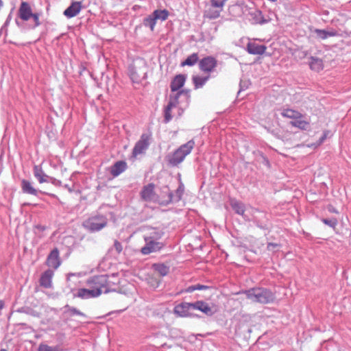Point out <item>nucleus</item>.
<instances>
[{
    "label": "nucleus",
    "instance_id": "1",
    "mask_svg": "<svg viewBox=\"0 0 351 351\" xmlns=\"http://www.w3.org/2000/svg\"><path fill=\"white\" fill-rule=\"evenodd\" d=\"M120 278L118 274H112L110 275H97L89 278L87 280L86 285L93 290H99L100 295L114 292L119 289Z\"/></svg>",
    "mask_w": 351,
    "mask_h": 351
},
{
    "label": "nucleus",
    "instance_id": "2",
    "mask_svg": "<svg viewBox=\"0 0 351 351\" xmlns=\"http://www.w3.org/2000/svg\"><path fill=\"white\" fill-rule=\"evenodd\" d=\"M246 298L253 302L269 304L275 300L274 293L267 288L253 287L242 291Z\"/></svg>",
    "mask_w": 351,
    "mask_h": 351
},
{
    "label": "nucleus",
    "instance_id": "3",
    "mask_svg": "<svg viewBox=\"0 0 351 351\" xmlns=\"http://www.w3.org/2000/svg\"><path fill=\"white\" fill-rule=\"evenodd\" d=\"M195 146V141L191 139L186 143L180 146L174 152L167 157L169 165L176 167L182 162L187 155H189Z\"/></svg>",
    "mask_w": 351,
    "mask_h": 351
},
{
    "label": "nucleus",
    "instance_id": "4",
    "mask_svg": "<svg viewBox=\"0 0 351 351\" xmlns=\"http://www.w3.org/2000/svg\"><path fill=\"white\" fill-rule=\"evenodd\" d=\"M107 224V217L101 214L93 215L83 223L84 227L90 232H99Z\"/></svg>",
    "mask_w": 351,
    "mask_h": 351
},
{
    "label": "nucleus",
    "instance_id": "5",
    "mask_svg": "<svg viewBox=\"0 0 351 351\" xmlns=\"http://www.w3.org/2000/svg\"><path fill=\"white\" fill-rule=\"evenodd\" d=\"M180 95H183L186 100L189 99V92L186 90L179 91L173 95H170L169 103L165 107L164 111V122L165 123H169L172 119L173 117L171 113V109L177 107V105L179 104L180 102L178 101V98Z\"/></svg>",
    "mask_w": 351,
    "mask_h": 351
},
{
    "label": "nucleus",
    "instance_id": "6",
    "mask_svg": "<svg viewBox=\"0 0 351 351\" xmlns=\"http://www.w3.org/2000/svg\"><path fill=\"white\" fill-rule=\"evenodd\" d=\"M164 193L167 194V199L165 200L162 204L164 205H168L171 203H177L179 202L184 192V185L181 180H180L179 186L177 189L175 191V193H173L170 191L169 188L166 186L164 187Z\"/></svg>",
    "mask_w": 351,
    "mask_h": 351
},
{
    "label": "nucleus",
    "instance_id": "7",
    "mask_svg": "<svg viewBox=\"0 0 351 351\" xmlns=\"http://www.w3.org/2000/svg\"><path fill=\"white\" fill-rule=\"evenodd\" d=\"M143 239L145 244L141 249V252L143 255H148L151 253L158 252L165 245V244L162 241H156L145 237H143Z\"/></svg>",
    "mask_w": 351,
    "mask_h": 351
},
{
    "label": "nucleus",
    "instance_id": "8",
    "mask_svg": "<svg viewBox=\"0 0 351 351\" xmlns=\"http://www.w3.org/2000/svg\"><path fill=\"white\" fill-rule=\"evenodd\" d=\"M193 309L192 302H181L173 308V313L180 317H194L197 315L191 313Z\"/></svg>",
    "mask_w": 351,
    "mask_h": 351
},
{
    "label": "nucleus",
    "instance_id": "9",
    "mask_svg": "<svg viewBox=\"0 0 351 351\" xmlns=\"http://www.w3.org/2000/svg\"><path fill=\"white\" fill-rule=\"evenodd\" d=\"M129 75L132 81L138 83L147 77V66L145 64L142 67L136 68L135 66H130L128 69Z\"/></svg>",
    "mask_w": 351,
    "mask_h": 351
},
{
    "label": "nucleus",
    "instance_id": "10",
    "mask_svg": "<svg viewBox=\"0 0 351 351\" xmlns=\"http://www.w3.org/2000/svg\"><path fill=\"white\" fill-rule=\"evenodd\" d=\"M150 138V134H143L133 148V156H136L143 153L149 147Z\"/></svg>",
    "mask_w": 351,
    "mask_h": 351
},
{
    "label": "nucleus",
    "instance_id": "11",
    "mask_svg": "<svg viewBox=\"0 0 351 351\" xmlns=\"http://www.w3.org/2000/svg\"><path fill=\"white\" fill-rule=\"evenodd\" d=\"M217 65V60L213 56H206L199 61V69L207 73H210L214 71Z\"/></svg>",
    "mask_w": 351,
    "mask_h": 351
},
{
    "label": "nucleus",
    "instance_id": "12",
    "mask_svg": "<svg viewBox=\"0 0 351 351\" xmlns=\"http://www.w3.org/2000/svg\"><path fill=\"white\" fill-rule=\"evenodd\" d=\"M21 189L23 193L26 194H29L32 195L37 196L38 193L47 195L50 197L57 198V196L55 194L53 193H49L45 191H42L40 190L36 189L32 184V183L27 180H23L21 181Z\"/></svg>",
    "mask_w": 351,
    "mask_h": 351
},
{
    "label": "nucleus",
    "instance_id": "13",
    "mask_svg": "<svg viewBox=\"0 0 351 351\" xmlns=\"http://www.w3.org/2000/svg\"><path fill=\"white\" fill-rule=\"evenodd\" d=\"M155 185L149 183L144 186L141 191V198L146 202H155L157 199V195L154 191Z\"/></svg>",
    "mask_w": 351,
    "mask_h": 351
},
{
    "label": "nucleus",
    "instance_id": "14",
    "mask_svg": "<svg viewBox=\"0 0 351 351\" xmlns=\"http://www.w3.org/2000/svg\"><path fill=\"white\" fill-rule=\"evenodd\" d=\"M100 295L99 290H93L91 288L79 289L73 293L74 298H80L83 300L97 298Z\"/></svg>",
    "mask_w": 351,
    "mask_h": 351
},
{
    "label": "nucleus",
    "instance_id": "15",
    "mask_svg": "<svg viewBox=\"0 0 351 351\" xmlns=\"http://www.w3.org/2000/svg\"><path fill=\"white\" fill-rule=\"evenodd\" d=\"M46 264L48 267H52L55 269L59 267L61 262L60 260L59 250L58 248L56 247L51 251L47 258Z\"/></svg>",
    "mask_w": 351,
    "mask_h": 351
},
{
    "label": "nucleus",
    "instance_id": "16",
    "mask_svg": "<svg viewBox=\"0 0 351 351\" xmlns=\"http://www.w3.org/2000/svg\"><path fill=\"white\" fill-rule=\"evenodd\" d=\"M250 16V21L252 24L263 25L267 23L269 19H265L263 14L262 11L258 9H254L249 12Z\"/></svg>",
    "mask_w": 351,
    "mask_h": 351
},
{
    "label": "nucleus",
    "instance_id": "17",
    "mask_svg": "<svg viewBox=\"0 0 351 351\" xmlns=\"http://www.w3.org/2000/svg\"><path fill=\"white\" fill-rule=\"evenodd\" d=\"M32 10L29 5V4L27 2H22L20 5L18 11V16L23 21H27L31 19V16H32Z\"/></svg>",
    "mask_w": 351,
    "mask_h": 351
},
{
    "label": "nucleus",
    "instance_id": "18",
    "mask_svg": "<svg viewBox=\"0 0 351 351\" xmlns=\"http://www.w3.org/2000/svg\"><path fill=\"white\" fill-rule=\"evenodd\" d=\"M54 275L53 270L48 269L45 271L40 276L39 282L40 285L45 289L52 287V278Z\"/></svg>",
    "mask_w": 351,
    "mask_h": 351
},
{
    "label": "nucleus",
    "instance_id": "19",
    "mask_svg": "<svg viewBox=\"0 0 351 351\" xmlns=\"http://www.w3.org/2000/svg\"><path fill=\"white\" fill-rule=\"evenodd\" d=\"M82 8V1H73L64 11V15L67 18H73L77 16L81 11Z\"/></svg>",
    "mask_w": 351,
    "mask_h": 351
},
{
    "label": "nucleus",
    "instance_id": "20",
    "mask_svg": "<svg viewBox=\"0 0 351 351\" xmlns=\"http://www.w3.org/2000/svg\"><path fill=\"white\" fill-rule=\"evenodd\" d=\"M186 80V76L184 74H179L176 75L171 80L170 88L171 92L178 93L179 90L184 85Z\"/></svg>",
    "mask_w": 351,
    "mask_h": 351
},
{
    "label": "nucleus",
    "instance_id": "21",
    "mask_svg": "<svg viewBox=\"0 0 351 351\" xmlns=\"http://www.w3.org/2000/svg\"><path fill=\"white\" fill-rule=\"evenodd\" d=\"M258 215H254L253 218V221L255 225L263 230L267 228V221L269 220L267 217V215L263 211L257 210Z\"/></svg>",
    "mask_w": 351,
    "mask_h": 351
},
{
    "label": "nucleus",
    "instance_id": "22",
    "mask_svg": "<svg viewBox=\"0 0 351 351\" xmlns=\"http://www.w3.org/2000/svg\"><path fill=\"white\" fill-rule=\"evenodd\" d=\"M193 309L198 310L204 313L206 315L211 316L213 315V311L208 303L203 300H197L195 302H192Z\"/></svg>",
    "mask_w": 351,
    "mask_h": 351
},
{
    "label": "nucleus",
    "instance_id": "23",
    "mask_svg": "<svg viewBox=\"0 0 351 351\" xmlns=\"http://www.w3.org/2000/svg\"><path fill=\"white\" fill-rule=\"evenodd\" d=\"M127 169V163L123 160L116 162L110 168V173L113 177H117Z\"/></svg>",
    "mask_w": 351,
    "mask_h": 351
},
{
    "label": "nucleus",
    "instance_id": "24",
    "mask_svg": "<svg viewBox=\"0 0 351 351\" xmlns=\"http://www.w3.org/2000/svg\"><path fill=\"white\" fill-rule=\"evenodd\" d=\"M246 49L250 54L263 55L265 52L267 47L264 45L250 42L247 43Z\"/></svg>",
    "mask_w": 351,
    "mask_h": 351
},
{
    "label": "nucleus",
    "instance_id": "25",
    "mask_svg": "<svg viewBox=\"0 0 351 351\" xmlns=\"http://www.w3.org/2000/svg\"><path fill=\"white\" fill-rule=\"evenodd\" d=\"M230 206L237 214L241 215L245 220H249L245 215V206L243 202L237 199H232L230 201Z\"/></svg>",
    "mask_w": 351,
    "mask_h": 351
},
{
    "label": "nucleus",
    "instance_id": "26",
    "mask_svg": "<svg viewBox=\"0 0 351 351\" xmlns=\"http://www.w3.org/2000/svg\"><path fill=\"white\" fill-rule=\"evenodd\" d=\"M33 173L34 177L38 180L39 183H45L48 182L49 178H51L50 176L47 175L44 171L43 170L42 167L39 165H35L33 169Z\"/></svg>",
    "mask_w": 351,
    "mask_h": 351
},
{
    "label": "nucleus",
    "instance_id": "27",
    "mask_svg": "<svg viewBox=\"0 0 351 351\" xmlns=\"http://www.w3.org/2000/svg\"><path fill=\"white\" fill-rule=\"evenodd\" d=\"M165 232L162 230L157 228H152L149 232L144 234L143 237L156 241H160V240L162 238Z\"/></svg>",
    "mask_w": 351,
    "mask_h": 351
},
{
    "label": "nucleus",
    "instance_id": "28",
    "mask_svg": "<svg viewBox=\"0 0 351 351\" xmlns=\"http://www.w3.org/2000/svg\"><path fill=\"white\" fill-rule=\"evenodd\" d=\"M310 62L308 63L310 69L314 71L319 72L324 69L323 60L320 58L311 56L309 58Z\"/></svg>",
    "mask_w": 351,
    "mask_h": 351
},
{
    "label": "nucleus",
    "instance_id": "29",
    "mask_svg": "<svg viewBox=\"0 0 351 351\" xmlns=\"http://www.w3.org/2000/svg\"><path fill=\"white\" fill-rule=\"evenodd\" d=\"M281 115L283 117L291 119L293 120L297 119L298 118H303V114L298 110H295L291 108H285L281 112Z\"/></svg>",
    "mask_w": 351,
    "mask_h": 351
},
{
    "label": "nucleus",
    "instance_id": "30",
    "mask_svg": "<svg viewBox=\"0 0 351 351\" xmlns=\"http://www.w3.org/2000/svg\"><path fill=\"white\" fill-rule=\"evenodd\" d=\"M291 125L293 127L298 128L302 130H307L310 127V122L302 119V118H298L290 122Z\"/></svg>",
    "mask_w": 351,
    "mask_h": 351
},
{
    "label": "nucleus",
    "instance_id": "31",
    "mask_svg": "<svg viewBox=\"0 0 351 351\" xmlns=\"http://www.w3.org/2000/svg\"><path fill=\"white\" fill-rule=\"evenodd\" d=\"M210 78V75H207L205 77H201L199 75H193L192 77L193 83L194 84L195 89H198L204 86L206 82Z\"/></svg>",
    "mask_w": 351,
    "mask_h": 351
},
{
    "label": "nucleus",
    "instance_id": "32",
    "mask_svg": "<svg viewBox=\"0 0 351 351\" xmlns=\"http://www.w3.org/2000/svg\"><path fill=\"white\" fill-rule=\"evenodd\" d=\"M315 33L321 39L325 40L328 37L335 36L337 33L335 30L326 31L325 29H315Z\"/></svg>",
    "mask_w": 351,
    "mask_h": 351
},
{
    "label": "nucleus",
    "instance_id": "33",
    "mask_svg": "<svg viewBox=\"0 0 351 351\" xmlns=\"http://www.w3.org/2000/svg\"><path fill=\"white\" fill-rule=\"evenodd\" d=\"M152 267L161 276H165L169 272V267L164 263H155Z\"/></svg>",
    "mask_w": 351,
    "mask_h": 351
},
{
    "label": "nucleus",
    "instance_id": "34",
    "mask_svg": "<svg viewBox=\"0 0 351 351\" xmlns=\"http://www.w3.org/2000/svg\"><path fill=\"white\" fill-rule=\"evenodd\" d=\"M152 14L154 15L155 19L160 20L162 21H165L167 19L169 12L167 10H156L152 12Z\"/></svg>",
    "mask_w": 351,
    "mask_h": 351
},
{
    "label": "nucleus",
    "instance_id": "35",
    "mask_svg": "<svg viewBox=\"0 0 351 351\" xmlns=\"http://www.w3.org/2000/svg\"><path fill=\"white\" fill-rule=\"evenodd\" d=\"M198 55L197 53H193L191 55L189 56L184 61L181 63V66H193L198 61Z\"/></svg>",
    "mask_w": 351,
    "mask_h": 351
},
{
    "label": "nucleus",
    "instance_id": "36",
    "mask_svg": "<svg viewBox=\"0 0 351 351\" xmlns=\"http://www.w3.org/2000/svg\"><path fill=\"white\" fill-rule=\"evenodd\" d=\"M156 23V20L155 19L152 13L151 14H149V16H147V17H145L143 19V25L145 27H149L152 31L154 30Z\"/></svg>",
    "mask_w": 351,
    "mask_h": 351
},
{
    "label": "nucleus",
    "instance_id": "37",
    "mask_svg": "<svg viewBox=\"0 0 351 351\" xmlns=\"http://www.w3.org/2000/svg\"><path fill=\"white\" fill-rule=\"evenodd\" d=\"M186 90L189 92V99L186 100L183 95L179 96V98H178V101L180 103L178 105H177V106H178L179 108L182 109V110H183L184 108H186L189 106V102H190V98H191L190 90L189 89H182L180 91H186Z\"/></svg>",
    "mask_w": 351,
    "mask_h": 351
},
{
    "label": "nucleus",
    "instance_id": "38",
    "mask_svg": "<svg viewBox=\"0 0 351 351\" xmlns=\"http://www.w3.org/2000/svg\"><path fill=\"white\" fill-rule=\"evenodd\" d=\"M64 308L65 309L64 313H68L70 316L80 315L82 317H86V315L84 313L81 312L75 307L70 306L69 305L67 304L64 306Z\"/></svg>",
    "mask_w": 351,
    "mask_h": 351
},
{
    "label": "nucleus",
    "instance_id": "39",
    "mask_svg": "<svg viewBox=\"0 0 351 351\" xmlns=\"http://www.w3.org/2000/svg\"><path fill=\"white\" fill-rule=\"evenodd\" d=\"M209 288H210V287H208L207 285L197 284V285H191V286L188 287L187 288H186L184 291L186 293H192L194 291L207 290Z\"/></svg>",
    "mask_w": 351,
    "mask_h": 351
},
{
    "label": "nucleus",
    "instance_id": "40",
    "mask_svg": "<svg viewBox=\"0 0 351 351\" xmlns=\"http://www.w3.org/2000/svg\"><path fill=\"white\" fill-rule=\"evenodd\" d=\"M321 220L324 224L328 226L330 228H332L333 229L335 228L338 223L337 219L334 217L330 219L323 218Z\"/></svg>",
    "mask_w": 351,
    "mask_h": 351
},
{
    "label": "nucleus",
    "instance_id": "41",
    "mask_svg": "<svg viewBox=\"0 0 351 351\" xmlns=\"http://www.w3.org/2000/svg\"><path fill=\"white\" fill-rule=\"evenodd\" d=\"M38 351H60L58 347H51L46 344L41 343L38 348Z\"/></svg>",
    "mask_w": 351,
    "mask_h": 351
},
{
    "label": "nucleus",
    "instance_id": "42",
    "mask_svg": "<svg viewBox=\"0 0 351 351\" xmlns=\"http://www.w3.org/2000/svg\"><path fill=\"white\" fill-rule=\"evenodd\" d=\"M39 17H40V14L32 13V16H31V18H32V19L34 22V25L32 27V28H36L40 25Z\"/></svg>",
    "mask_w": 351,
    "mask_h": 351
},
{
    "label": "nucleus",
    "instance_id": "43",
    "mask_svg": "<svg viewBox=\"0 0 351 351\" xmlns=\"http://www.w3.org/2000/svg\"><path fill=\"white\" fill-rule=\"evenodd\" d=\"M222 10H215V11H213V12H210L208 14V17L210 19H217L219 16H220V12H221Z\"/></svg>",
    "mask_w": 351,
    "mask_h": 351
},
{
    "label": "nucleus",
    "instance_id": "44",
    "mask_svg": "<svg viewBox=\"0 0 351 351\" xmlns=\"http://www.w3.org/2000/svg\"><path fill=\"white\" fill-rule=\"evenodd\" d=\"M48 182L51 183L55 186H62V182L53 177H51V178H49Z\"/></svg>",
    "mask_w": 351,
    "mask_h": 351
},
{
    "label": "nucleus",
    "instance_id": "45",
    "mask_svg": "<svg viewBox=\"0 0 351 351\" xmlns=\"http://www.w3.org/2000/svg\"><path fill=\"white\" fill-rule=\"evenodd\" d=\"M114 247L118 254L121 253L123 250L121 243L117 240L114 241Z\"/></svg>",
    "mask_w": 351,
    "mask_h": 351
},
{
    "label": "nucleus",
    "instance_id": "46",
    "mask_svg": "<svg viewBox=\"0 0 351 351\" xmlns=\"http://www.w3.org/2000/svg\"><path fill=\"white\" fill-rule=\"evenodd\" d=\"M328 134V131H325L323 133V134L322 135V136L319 138V139L317 141V145H320L322 143H323L324 142V141L327 138Z\"/></svg>",
    "mask_w": 351,
    "mask_h": 351
},
{
    "label": "nucleus",
    "instance_id": "47",
    "mask_svg": "<svg viewBox=\"0 0 351 351\" xmlns=\"http://www.w3.org/2000/svg\"><path fill=\"white\" fill-rule=\"evenodd\" d=\"M298 57L300 59L304 58L308 55L307 51H298Z\"/></svg>",
    "mask_w": 351,
    "mask_h": 351
},
{
    "label": "nucleus",
    "instance_id": "48",
    "mask_svg": "<svg viewBox=\"0 0 351 351\" xmlns=\"http://www.w3.org/2000/svg\"><path fill=\"white\" fill-rule=\"evenodd\" d=\"M11 20H12V12H10L8 14V17H7L5 23H4V24H3L4 25V27H8V26L9 25Z\"/></svg>",
    "mask_w": 351,
    "mask_h": 351
},
{
    "label": "nucleus",
    "instance_id": "49",
    "mask_svg": "<svg viewBox=\"0 0 351 351\" xmlns=\"http://www.w3.org/2000/svg\"><path fill=\"white\" fill-rule=\"evenodd\" d=\"M328 210L332 213H338L337 210L332 205L328 206Z\"/></svg>",
    "mask_w": 351,
    "mask_h": 351
},
{
    "label": "nucleus",
    "instance_id": "50",
    "mask_svg": "<svg viewBox=\"0 0 351 351\" xmlns=\"http://www.w3.org/2000/svg\"><path fill=\"white\" fill-rule=\"evenodd\" d=\"M34 228L41 232L45 230V229H46L45 226L40 225V224L35 226Z\"/></svg>",
    "mask_w": 351,
    "mask_h": 351
},
{
    "label": "nucleus",
    "instance_id": "51",
    "mask_svg": "<svg viewBox=\"0 0 351 351\" xmlns=\"http://www.w3.org/2000/svg\"><path fill=\"white\" fill-rule=\"evenodd\" d=\"M261 157H262V158H263V159L264 163H265L266 165L269 166V162L268 159L267 158V157H265L263 153H261Z\"/></svg>",
    "mask_w": 351,
    "mask_h": 351
},
{
    "label": "nucleus",
    "instance_id": "52",
    "mask_svg": "<svg viewBox=\"0 0 351 351\" xmlns=\"http://www.w3.org/2000/svg\"><path fill=\"white\" fill-rule=\"evenodd\" d=\"M8 29L7 27H4V25L1 27L0 29V34L5 33V34H7Z\"/></svg>",
    "mask_w": 351,
    "mask_h": 351
},
{
    "label": "nucleus",
    "instance_id": "53",
    "mask_svg": "<svg viewBox=\"0 0 351 351\" xmlns=\"http://www.w3.org/2000/svg\"><path fill=\"white\" fill-rule=\"evenodd\" d=\"M278 245L276 244V243H269L268 245H267V249L269 250H271V247H277Z\"/></svg>",
    "mask_w": 351,
    "mask_h": 351
},
{
    "label": "nucleus",
    "instance_id": "54",
    "mask_svg": "<svg viewBox=\"0 0 351 351\" xmlns=\"http://www.w3.org/2000/svg\"><path fill=\"white\" fill-rule=\"evenodd\" d=\"M62 186L66 189L70 193H72L73 191V189L69 186V184H64Z\"/></svg>",
    "mask_w": 351,
    "mask_h": 351
},
{
    "label": "nucleus",
    "instance_id": "55",
    "mask_svg": "<svg viewBox=\"0 0 351 351\" xmlns=\"http://www.w3.org/2000/svg\"><path fill=\"white\" fill-rule=\"evenodd\" d=\"M4 307V302L3 300H0V310Z\"/></svg>",
    "mask_w": 351,
    "mask_h": 351
},
{
    "label": "nucleus",
    "instance_id": "56",
    "mask_svg": "<svg viewBox=\"0 0 351 351\" xmlns=\"http://www.w3.org/2000/svg\"><path fill=\"white\" fill-rule=\"evenodd\" d=\"M75 274H69L68 276H67V280H70V278L71 276H74Z\"/></svg>",
    "mask_w": 351,
    "mask_h": 351
},
{
    "label": "nucleus",
    "instance_id": "57",
    "mask_svg": "<svg viewBox=\"0 0 351 351\" xmlns=\"http://www.w3.org/2000/svg\"><path fill=\"white\" fill-rule=\"evenodd\" d=\"M15 23L19 27L21 26V22L17 19H15Z\"/></svg>",
    "mask_w": 351,
    "mask_h": 351
},
{
    "label": "nucleus",
    "instance_id": "58",
    "mask_svg": "<svg viewBox=\"0 0 351 351\" xmlns=\"http://www.w3.org/2000/svg\"><path fill=\"white\" fill-rule=\"evenodd\" d=\"M123 311H124V310H119V311H115V312H116V313H119L123 312Z\"/></svg>",
    "mask_w": 351,
    "mask_h": 351
}]
</instances>
